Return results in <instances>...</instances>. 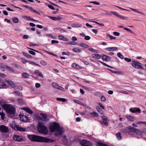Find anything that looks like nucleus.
Segmentation results:
<instances>
[{
    "label": "nucleus",
    "instance_id": "62",
    "mask_svg": "<svg viewBox=\"0 0 146 146\" xmlns=\"http://www.w3.org/2000/svg\"><path fill=\"white\" fill-rule=\"evenodd\" d=\"M98 104L100 107L103 109H104L105 108L104 106L100 103H99Z\"/></svg>",
    "mask_w": 146,
    "mask_h": 146
},
{
    "label": "nucleus",
    "instance_id": "36",
    "mask_svg": "<svg viewBox=\"0 0 146 146\" xmlns=\"http://www.w3.org/2000/svg\"><path fill=\"white\" fill-rule=\"evenodd\" d=\"M8 88V86L5 84H1V89H6Z\"/></svg>",
    "mask_w": 146,
    "mask_h": 146
},
{
    "label": "nucleus",
    "instance_id": "39",
    "mask_svg": "<svg viewBox=\"0 0 146 146\" xmlns=\"http://www.w3.org/2000/svg\"><path fill=\"white\" fill-rule=\"evenodd\" d=\"M62 140L64 144L67 143V139L66 137H63L62 139Z\"/></svg>",
    "mask_w": 146,
    "mask_h": 146
},
{
    "label": "nucleus",
    "instance_id": "61",
    "mask_svg": "<svg viewBox=\"0 0 146 146\" xmlns=\"http://www.w3.org/2000/svg\"><path fill=\"white\" fill-rule=\"evenodd\" d=\"M62 55H70V53L69 52H62Z\"/></svg>",
    "mask_w": 146,
    "mask_h": 146
},
{
    "label": "nucleus",
    "instance_id": "22",
    "mask_svg": "<svg viewBox=\"0 0 146 146\" xmlns=\"http://www.w3.org/2000/svg\"><path fill=\"white\" fill-rule=\"evenodd\" d=\"M71 26L72 27L75 28L80 27L81 26V25L79 23H72L71 25Z\"/></svg>",
    "mask_w": 146,
    "mask_h": 146
},
{
    "label": "nucleus",
    "instance_id": "26",
    "mask_svg": "<svg viewBox=\"0 0 146 146\" xmlns=\"http://www.w3.org/2000/svg\"><path fill=\"white\" fill-rule=\"evenodd\" d=\"M106 36L107 38H108V37H109L110 40H112L113 39L115 40L116 39V37H113L110 34H107L106 35Z\"/></svg>",
    "mask_w": 146,
    "mask_h": 146
},
{
    "label": "nucleus",
    "instance_id": "28",
    "mask_svg": "<svg viewBox=\"0 0 146 146\" xmlns=\"http://www.w3.org/2000/svg\"><path fill=\"white\" fill-rule=\"evenodd\" d=\"M74 101L75 102L79 104L82 105L83 106L85 105V104L83 103L82 102H81V101L79 100H74Z\"/></svg>",
    "mask_w": 146,
    "mask_h": 146
},
{
    "label": "nucleus",
    "instance_id": "56",
    "mask_svg": "<svg viewBox=\"0 0 146 146\" xmlns=\"http://www.w3.org/2000/svg\"><path fill=\"white\" fill-rule=\"evenodd\" d=\"M13 94H14L18 96H19L20 94V92L18 91H15L14 92H13Z\"/></svg>",
    "mask_w": 146,
    "mask_h": 146
},
{
    "label": "nucleus",
    "instance_id": "46",
    "mask_svg": "<svg viewBox=\"0 0 146 146\" xmlns=\"http://www.w3.org/2000/svg\"><path fill=\"white\" fill-rule=\"evenodd\" d=\"M57 100L59 101H61V102H64L66 101V99L64 98H57Z\"/></svg>",
    "mask_w": 146,
    "mask_h": 146
},
{
    "label": "nucleus",
    "instance_id": "49",
    "mask_svg": "<svg viewBox=\"0 0 146 146\" xmlns=\"http://www.w3.org/2000/svg\"><path fill=\"white\" fill-rule=\"evenodd\" d=\"M28 62L29 63V64H32V65H35L36 66H40V65L32 61H28Z\"/></svg>",
    "mask_w": 146,
    "mask_h": 146
},
{
    "label": "nucleus",
    "instance_id": "12",
    "mask_svg": "<svg viewBox=\"0 0 146 146\" xmlns=\"http://www.w3.org/2000/svg\"><path fill=\"white\" fill-rule=\"evenodd\" d=\"M6 82L8 84L11 86L12 88H15V85L14 84L13 82L11 80L7 78H6L5 80Z\"/></svg>",
    "mask_w": 146,
    "mask_h": 146
},
{
    "label": "nucleus",
    "instance_id": "4",
    "mask_svg": "<svg viewBox=\"0 0 146 146\" xmlns=\"http://www.w3.org/2000/svg\"><path fill=\"white\" fill-rule=\"evenodd\" d=\"M6 103L4 100H1L0 102L3 108L7 113L10 114H14L15 112V109L14 107L10 104H7Z\"/></svg>",
    "mask_w": 146,
    "mask_h": 146
},
{
    "label": "nucleus",
    "instance_id": "21",
    "mask_svg": "<svg viewBox=\"0 0 146 146\" xmlns=\"http://www.w3.org/2000/svg\"><path fill=\"white\" fill-rule=\"evenodd\" d=\"M35 73L37 76L42 78H43V76L41 72L39 71L38 70H35Z\"/></svg>",
    "mask_w": 146,
    "mask_h": 146
},
{
    "label": "nucleus",
    "instance_id": "11",
    "mask_svg": "<svg viewBox=\"0 0 146 146\" xmlns=\"http://www.w3.org/2000/svg\"><path fill=\"white\" fill-rule=\"evenodd\" d=\"M19 117L20 120L22 121L27 122L28 120V117L26 115L22 114L19 115Z\"/></svg>",
    "mask_w": 146,
    "mask_h": 146
},
{
    "label": "nucleus",
    "instance_id": "10",
    "mask_svg": "<svg viewBox=\"0 0 146 146\" xmlns=\"http://www.w3.org/2000/svg\"><path fill=\"white\" fill-rule=\"evenodd\" d=\"M129 111L133 113L136 112L140 113L141 111V110L139 108L136 107L130 108Z\"/></svg>",
    "mask_w": 146,
    "mask_h": 146
},
{
    "label": "nucleus",
    "instance_id": "44",
    "mask_svg": "<svg viewBox=\"0 0 146 146\" xmlns=\"http://www.w3.org/2000/svg\"><path fill=\"white\" fill-rule=\"evenodd\" d=\"M74 16H77V17H79L80 18H81L82 19H84L85 20H87V21H89L88 20V19H84V18L82 16H81V15H78V14H75L74 15Z\"/></svg>",
    "mask_w": 146,
    "mask_h": 146
},
{
    "label": "nucleus",
    "instance_id": "50",
    "mask_svg": "<svg viewBox=\"0 0 146 146\" xmlns=\"http://www.w3.org/2000/svg\"><path fill=\"white\" fill-rule=\"evenodd\" d=\"M40 64L43 66H45L47 65V63L44 60H42L40 62Z\"/></svg>",
    "mask_w": 146,
    "mask_h": 146
},
{
    "label": "nucleus",
    "instance_id": "35",
    "mask_svg": "<svg viewBox=\"0 0 146 146\" xmlns=\"http://www.w3.org/2000/svg\"><path fill=\"white\" fill-rule=\"evenodd\" d=\"M72 50L75 52L77 53H79L81 52V50L80 49L78 48H73L72 49Z\"/></svg>",
    "mask_w": 146,
    "mask_h": 146
},
{
    "label": "nucleus",
    "instance_id": "52",
    "mask_svg": "<svg viewBox=\"0 0 146 146\" xmlns=\"http://www.w3.org/2000/svg\"><path fill=\"white\" fill-rule=\"evenodd\" d=\"M123 29L131 33H133V32L130 29L126 27H123Z\"/></svg>",
    "mask_w": 146,
    "mask_h": 146
},
{
    "label": "nucleus",
    "instance_id": "43",
    "mask_svg": "<svg viewBox=\"0 0 146 146\" xmlns=\"http://www.w3.org/2000/svg\"><path fill=\"white\" fill-rule=\"evenodd\" d=\"M119 17L123 20H126L128 19V18L123 16L119 15Z\"/></svg>",
    "mask_w": 146,
    "mask_h": 146
},
{
    "label": "nucleus",
    "instance_id": "48",
    "mask_svg": "<svg viewBox=\"0 0 146 146\" xmlns=\"http://www.w3.org/2000/svg\"><path fill=\"white\" fill-rule=\"evenodd\" d=\"M22 17L23 18L26 19L28 20H30V19H31V17H30L27 16H22Z\"/></svg>",
    "mask_w": 146,
    "mask_h": 146
},
{
    "label": "nucleus",
    "instance_id": "34",
    "mask_svg": "<svg viewBox=\"0 0 146 146\" xmlns=\"http://www.w3.org/2000/svg\"><path fill=\"white\" fill-rule=\"evenodd\" d=\"M130 9L132 11L135 12H136V13H140V14H142V15H144V14L143 13H141L137 9H133V8H130Z\"/></svg>",
    "mask_w": 146,
    "mask_h": 146
},
{
    "label": "nucleus",
    "instance_id": "23",
    "mask_svg": "<svg viewBox=\"0 0 146 146\" xmlns=\"http://www.w3.org/2000/svg\"><path fill=\"white\" fill-rule=\"evenodd\" d=\"M72 66L73 68L76 69H81V67L80 66H79L78 65L76 64V63H73L72 65Z\"/></svg>",
    "mask_w": 146,
    "mask_h": 146
},
{
    "label": "nucleus",
    "instance_id": "58",
    "mask_svg": "<svg viewBox=\"0 0 146 146\" xmlns=\"http://www.w3.org/2000/svg\"><path fill=\"white\" fill-rule=\"evenodd\" d=\"M90 39V37L88 36H86L84 37V39L86 40H89Z\"/></svg>",
    "mask_w": 146,
    "mask_h": 146
},
{
    "label": "nucleus",
    "instance_id": "19",
    "mask_svg": "<svg viewBox=\"0 0 146 146\" xmlns=\"http://www.w3.org/2000/svg\"><path fill=\"white\" fill-rule=\"evenodd\" d=\"M125 117L129 120L131 121H133L134 120V117L129 115H125Z\"/></svg>",
    "mask_w": 146,
    "mask_h": 146
},
{
    "label": "nucleus",
    "instance_id": "25",
    "mask_svg": "<svg viewBox=\"0 0 146 146\" xmlns=\"http://www.w3.org/2000/svg\"><path fill=\"white\" fill-rule=\"evenodd\" d=\"M92 56L93 57L97 59H99L101 58V56L99 54H93Z\"/></svg>",
    "mask_w": 146,
    "mask_h": 146
},
{
    "label": "nucleus",
    "instance_id": "59",
    "mask_svg": "<svg viewBox=\"0 0 146 146\" xmlns=\"http://www.w3.org/2000/svg\"><path fill=\"white\" fill-rule=\"evenodd\" d=\"M59 42L58 41L55 40H52L51 41V43L52 44H54V43H58Z\"/></svg>",
    "mask_w": 146,
    "mask_h": 146
},
{
    "label": "nucleus",
    "instance_id": "54",
    "mask_svg": "<svg viewBox=\"0 0 146 146\" xmlns=\"http://www.w3.org/2000/svg\"><path fill=\"white\" fill-rule=\"evenodd\" d=\"M113 34L114 35L117 36H118L120 35L119 33L116 31L114 32L113 33Z\"/></svg>",
    "mask_w": 146,
    "mask_h": 146
},
{
    "label": "nucleus",
    "instance_id": "17",
    "mask_svg": "<svg viewBox=\"0 0 146 146\" xmlns=\"http://www.w3.org/2000/svg\"><path fill=\"white\" fill-rule=\"evenodd\" d=\"M40 116L42 118V120L43 121H46L48 120V119L47 117V115L46 114L43 113L40 114Z\"/></svg>",
    "mask_w": 146,
    "mask_h": 146
},
{
    "label": "nucleus",
    "instance_id": "13",
    "mask_svg": "<svg viewBox=\"0 0 146 146\" xmlns=\"http://www.w3.org/2000/svg\"><path fill=\"white\" fill-rule=\"evenodd\" d=\"M52 85L56 89L62 90H63L64 89V88L59 86L56 83L52 82Z\"/></svg>",
    "mask_w": 146,
    "mask_h": 146
},
{
    "label": "nucleus",
    "instance_id": "64",
    "mask_svg": "<svg viewBox=\"0 0 146 146\" xmlns=\"http://www.w3.org/2000/svg\"><path fill=\"white\" fill-rule=\"evenodd\" d=\"M35 86L37 88H39L41 86L40 84L38 83H36L35 84Z\"/></svg>",
    "mask_w": 146,
    "mask_h": 146
},
{
    "label": "nucleus",
    "instance_id": "30",
    "mask_svg": "<svg viewBox=\"0 0 146 146\" xmlns=\"http://www.w3.org/2000/svg\"><path fill=\"white\" fill-rule=\"evenodd\" d=\"M17 101L19 103V104L21 105H22L23 103L24 100L22 98L18 99Z\"/></svg>",
    "mask_w": 146,
    "mask_h": 146
},
{
    "label": "nucleus",
    "instance_id": "2",
    "mask_svg": "<svg viewBox=\"0 0 146 146\" xmlns=\"http://www.w3.org/2000/svg\"><path fill=\"white\" fill-rule=\"evenodd\" d=\"M49 129L51 132L55 131V135L59 137L61 136L64 132L63 129L60 127L59 124L56 122L52 123L49 127Z\"/></svg>",
    "mask_w": 146,
    "mask_h": 146
},
{
    "label": "nucleus",
    "instance_id": "41",
    "mask_svg": "<svg viewBox=\"0 0 146 146\" xmlns=\"http://www.w3.org/2000/svg\"><path fill=\"white\" fill-rule=\"evenodd\" d=\"M46 36L50 37L52 39H55V38L54 36H53V35L50 34H46Z\"/></svg>",
    "mask_w": 146,
    "mask_h": 146
},
{
    "label": "nucleus",
    "instance_id": "3",
    "mask_svg": "<svg viewBox=\"0 0 146 146\" xmlns=\"http://www.w3.org/2000/svg\"><path fill=\"white\" fill-rule=\"evenodd\" d=\"M27 136L31 141H33L42 142H51L50 140L48 138L37 135L28 134L27 135Z\"/></svg>",
    "mask_w": 146,
    "mask_h": 146
},
{
    "label": "nucleus",
    "instance_id": "1",
    "mask_svg": "<svg viewBox=\"0 0 146 146\" xmlns=\"http://www.w3.org/2000/svg\"><path fill=\"white\" fill-rule=\"evenodd\" d=\"M121 132L122 133H127L133 136L140 135L141 132L138 129L134 128L131 126H129L122 129Z\"/></svg>",
    "mask_w": 146,
    "mask_h": 146
},
{
    "label": "nucleus",
    "instance_id": "8",
    "mask_svg": "<svg viewBox=\"0 0 146 146\" xmlns=\"http://www.w3.org/2000/svg\"><path fill=\"white\" fill-rule=\"evenodd\" d=\"M0 130L2 132L4 133H7L9 131L8 127L3 125L0 126Z\"/></svg>",
    "mask_w": 146,
    "mask_h": 146
},
{
    "label": "nucleus",
    "instance_id": "55",
    "mask_svg": "<svg viewBox=\"0 0 146 146\" xmlns=\"http://www.w3.org/2000/svg\"><path fill=\"white\" fill-rule=\"evenodd\" d=\"M107 56V55L103 54L102 57V59L106 61Z\"/></svg>",
    "mask_w": 146,
    "mask_h": 146
},
{
    "label": "nucleus",
    "instance_id": "53",
    "mask_svg": "<svg viewBox=\"0 0 146 146\" xmlns=\"http://www.w3.org/2000/svg\"><path fill=\"white\" fill-rule=\"evenodd\" d=\"M125 60L128 62H130L131 61V59L127 58L125 57L124 58Z\"/></svg>",
    "mask_w": 146,
    "mask_h": 146
},
{
    "label": "nucleus",
    "instance_id": "15",
    "mask_svg": "<svg viewBox=\"0 0 146 146\" xmlns=\"http://www.w3.org/2000/svg\"><path fill=\"white\" fill-rule=\"evenodd\" d=\"M102 119L103 123L106 126H108V123L107 122V117L105 116H102Z\"/></svg>",
    "mask_w": 146,
    "mask_h": 146
},
{
    "label": "nucleus",
    "instance_id": "5",
    "mask_svg": "<svg viewBox=\"0 0 146 146\" xmlns=\"http://www.w3.org/2000/svg\"><path fill=\"white\" fill-rule=\"evenodd\" d=\"M37 128L38 131L39 133L44 134H47L48 133L47 128L42 123H39L37 126Z\"/></svg>",
    "mask_w": 146,
    "mask_h": 146
},
{
    "label": "nucleus",
    "instance_id": "31",
    "mask_svg": "<svg viewBox=\"0 0 146 146\" xmlns=\"http://www.w3.org/2000/svg\"><path fill=\"white\" fill-rule=\"evenodd\" d=\"M23 76L25 78H27L29 76V74L26 72H23L22 73Z\"/></svg>",
    "mask_w": 146,
    "mask_h": 146
},
{
    "label": "nucleus",
    "instance_id": "60",
    "mask_svg": "<svg viewBox=\"0 0 146 146\" xmlns=\"http://www.w3.org/2000/svg\"><path fill=\"white\" fill-rule=\"evenodd\" d=\"M101 100L103 102H105L106 100V98L105 96H102L101 97Z\"/></svg>",
    "mask_w": 146,
    "mask_h": 146
},
{
    "label": "nucleus",
    "instance_id": "20",
    "mask_svg": "<svg viewBox=\"0 0 146 146\" xmlns=\"http://www.w3.org/2000/svg\"><path fill=\"white\" fill-rule=\"evenodd\" d=\"M48 17L54 21H56V20L59 21V20H61L62 19V17H51V16H48Z\"/></svg>",
    "mask_w": 146,
    "mask_h": 146
},
{
    "label": "nucleus",
    "instance_id": "27",
    "mask_svg": "<svg viewBox=\"0 0 146 146\" xmlns=\"http://www.w3.org/2000/svg\"><path fill=\"white\" fill-rule=\"evenodd\" d=\"M29 49L32 50H29V52L30 54H32V55H35V54L36 53L34 51H36V52H38V51H36V50H34V49H33L31 48H29Z\"/></svg>",
    "mask_w": 146,
    "mask_h": 146
},
{
    "label": "nucleus",
    "instance_id": "18",
    "mask_svg": "<svg viewBox=\"0 0 146 146\" xmlns=\"http://www.w3.org/2000/svg\"><path fill=\"white\" fill-rule=\"evenodd\" d=\"M117 49L116 47H109L105 48V50L109 51H112L115 50Z\"/></svg>",
    "mask_w": 146,
    "mask_h": 146
},
{
    "label": "nucleus",
    "instance_id": "42",
    "mask_svg": "<svg viewBox=\"0 0 146 146\" xmlns=\"http://www.w3.org/2000/svg\"><path fill=\"white\" fill-rule=\"evenodd\" d=\"M23 54L27 58H30L31 57V55L25 52H23Z\"/></svg>",
    "mask_w": 146,
    "mask_h": 146
},
{
    "label": "nucleus",
    "instance_id": "32",
    "mask_svg": "<svg viewBox=\"0 0 146 146\" xmlns=\"http://www.w3.org/2000/svg\"><path fill=\"white\" fill-rule=\"evenodd\" d=\"M79 46L82 47L84 48H87L88 46L84 43H81L79 44Z\"/></svg>",
    "mask_w": 146,
    "mask_h": 146
},
{
    "label": "nucleus",
    "instance_id": "29",
    "mask_svg": "<svg viewBox=\"0 0 146 146\" xmlns=\"http://www.w3.org/2000/svg\"><path fill=\"white\" fill-rule=\"evenodd\" d=\"M96 108L97 111H98L100 113L101 115L103 114L102 111L99 106H96Z\"/></svg>",
    "mask_w": 146,
    "mask_h": 146
},
{
    "label": "nucleus",
    "instance_id": "47",
    "mask_svg": "<svg viewBox=\"0 0 146 146\" xmlns=\"http://www.w3.org/2000/svg\"><path fill=\"white\" fill-rule=\"evenodd\" d=\"M116 136L119 139H121V133L120 132H118V133L116 134Z\"/></svg>",
    "mask_w": 146,
    "mask_h": 146
},
{
    "label": "nucleus",
    "instance_id": "7",
    "mask_svg": "<svg viewBox=\"0 0 146 146\" xmlns=\"http://www.w3.org/2000/svg\"><path fill=\"white\" fill-rule=\"evenodd\" d=\"M12 128L15 130H16L20 131H27V129L24 127H19L15 125H12Z\"/></svg>",
    "mask_w": 146,
    "mask_h": 146
},
{
    "label": "nucleus",
    "instance_id": "33",
    "mask_svg": "<svg viewBox=\"0 0 146 146\" xmlns=\"http://www.w3.org/2000/svg\"><path fill=\"white\" fill-rule=\"evenodd\" d=\"M90 114L92 117H98V114L96 112H92L90 113Z\"/></svg>",
    "mask_w": 146,
    "mask_h": 146
},
{
    "label": "nucleus",
    "instance_id": "57",
    "mask_svg": "<svg viewBox=\"0 0 146 146\" xmlns=\"http://www.w3.org/2000/svg\"><path fill=\"white\" fill-rule=\"evenodd\" d=\"M67 44H70L72 45H76L77 44L76 42H70L68 43Z\"/></svg>",
    "mask_w": 146,
    "mask_h": 146
},
{
    "label": "nucleus",
    "instance_id": "9",
    "mask_svg": "<svg viewBox=\"0 0 146 146\" xmlns=\"http://www.w3.org/2000/svg\"><path fill=\"white\" fill-rule=\"evenodd\" d=\"M82 146H92L90 142L86 140H83L80 143Z\"/></svg>",
    "mask_w": 146,
    "mask_h": 146
},
{
    "label": "nucleus",
    "instance_id": "51",
    "mask_svg": "<svg viewBox=\"0 0 146 146\" xmlns=\"http://www.w3.org/2000/svg\"><path fill=\"white\" fill-rule=\"evenodd\" d=\"M110 13H111L113 14L114 15H115L116 16H117V17H119V15H118V13L115 11H111L110 12Z\"/></svg>",
    "mask_w": 146,
    "mask_h": 146
},
{
    "label": "nucleus",
    "instance_id": "37",
    "mask_svg": "<svg viewBox=\"0 0 146 146\" xmlns=\"http://www.w3.org/2000/svg\"><path fill=\"white\" fill-rule=\"evenodd\" d=\"M13 22L15 23H17L19 21L17 17H14L13 18Z\"/></svg>",
    "mask_w": 146,
    "mask_h": 146
},
{
    "label": "nucleus",
    "instance_id": "16",
    "mask_svg": "<svg viewBox=\"0 0 146 146\" xmlns=\"http://www.w3.org/2000/svg\"><path fill=\"white\" fill-rule=\"evenodd\" d=\"M22 109L25 110L30 114H32L33 113V111L29 107H24L22 108Z\"/></svg>",
    "mask_w": 146,
    "mask_h": 146
},
{
    "label": "nucleus",
    "instance_id": "45",
    "mask_svg": "<svg viewBox=\"0 0 146 146\" xmlns=\"http://www.w3.org/2000/svg\"><path fill=\"white\" fill-rule=\"evenodd\" d=\"M98 146H109L106 144L99 142L98 143Z\"/></svg>",
    "mask_w": 146,
    "mask_h": 146
},
{
    "label": "nucleus",
    "instance_id": "40",
    "mask_svg": "<svg viewBox=\"0 0 146 146\" xmlns=\"http://www.w3.org/2000/svg\"><path fill=\"white\" fill-rule=\"evenodd\" d=\"M0 115L1 116L2 119L4 120L5 119V113L3 112H0Z\"/></svg>",
    "mask_w": 146,
    "mask_h": 146
},
{
    "label": "nucleus",
    "instance_id": "14",
    "mask_svg": "<svg viewBox=\"0 0 146 146\" xmlns=\"http://www.w3.org/2000/svg\"><path fill=\"white\" fill-rule=\"evenodd\" d=\"M13 139L15 140L18 141H21L23 140L22 136L17 135H15L14 136Z\"/></svg>",
    "mask_w": 146,
    "mask_h": 146
},
{
    "label": "nucleus",
    "instance_id": "63",
    "mask_svg": "<svg viewBox=\"0 0 146 146\" xmlns=\"http://www.w3.org/2000/svg\"><path fill=\"white\" fill-rule=\"evenodd\" d=\"M48 7L50 8V9H52V10H54L55 9L54 7L52 5H48Z\"/></svg>",
    "mask_w": 146,
    "mask_h": 146
},
{
    "label": "nucleus",
    "instance_id": "24",
    "mask_svg": "<svg viewBox=\"0 0 146 146\" xmlns=\"http://www.w3.org/2000/svg\"><path fill=\"white\" fill-rule=\"evenodd\" d=\"M5 68L9 70V71H11L12 72H14V69L12 67H11L7 65L5 66Z\"/></svg>",
    "mask_w": 146,
    "mask_h": 146
},
{
    "label": "nucleus",
    "instance_id": "38",
    "mask_svg": "<svg viewBox=\"0 0 146 146\" xmlns=\"http://www.w3.org/2000/svg\"><path fill=\"white\" fill-rule=\"evenodd\" d=\"M117 56L121 59H123L124 58L123 55L120 52L118 53H117Z\"/></svg>",
    "mask_w": 146,
    "mask_h": 146
},
{
    "label": "nucleus",
    "instance_id": "6",
    "mask_svg": "<svg viewBox=\"0 0 146 146\" xmlns=\"http://www.w3.org/2000/svg\"><path fill=\"white\" fill-rule=\"evenodd\" d=\"M131 64L132 66L135 68L139 69H141L143 70V68L142 67L143 64L140 63L137 61H132Z\"/></svg>",
    "mask_w": 146,
    "mask_h": 146
}]
</instances>
